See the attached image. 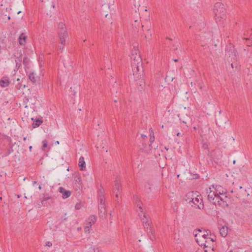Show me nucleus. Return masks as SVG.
I'll use <instances>...</instances> for the list:
<instances>
[{
  "mask_svg": "<svg viewBox=\"0 0 252 252\" xmlns=\"http://www.w3.org/2000/svg\"><path fill=\"white\" fill-rule=\"evenodd\" d=\"M239 189H242V186H240V187H239Z\"/></svg>",
  "mask_w": 252,
  "mask_h": 252,
  "instance_id": "obj_59",
  "label": "nucleus"
},
{
  "mask_svg": "<svg viewBox=\"0 0 252 252\" xmlns=\"http://www.w3.org/2000/svg\"><path fill=\"white\" fill-rule=\"evenodd\" d=\"M228 252H233L232 250H230V251Z\"/></svg>",
  "mask_w": 252,
  "mask_h": 252,
  "instance_id": "obj_64",
  "label": "nucleus"
},
{
  "mask_svg": "<svg viewBox=\"0 0 252 252\" xmlns=\"http://www.w3.org/2000/svg\"><path fill=\"white\" fill-rule=\"evenodd\" d=\"M174 61L175 62H178V60L177 59H175V60H174Z\"/></svg>",
  "mask_w": 252,
  "mask_h": 252,
  "instance_id": "obj_56",
  "label": "nucleus"
},
{
  "mask_svg": "<svg viewBox=\"0 0 252 252\" xmlns=\"http://www.w3.org/2000/svg\"><path fill=\"white\" fill-rule=\"evenodd\" d=\"M231 66L232 68H233V67H234V66H233V63H232L231 64Z\"/></svg>",
  "mask_w": 252,
  "mask_h": 252,
  "instance_id": "obj_54",
  "label": "nucleus"
},
{
  "mask_svg": "<svg viewBox=\"0 0 252 252\" xmlns=\"http://www.w3.org/2000/svg\"><path fill=\"white\" fill-rule=\"evenodd\" d=\"M133 198L135 200L136 204H137V206L138 207L139 211H140V212L141 213H142L143 212V208L142 206V202L138 199V196L136 195H135L133 196Z\"/></svg>",
  "mask_w": 252,
  "mask_h": 252,
  "instance_id": "obj_22",
  "label": "nucleus"
},
{
  "mask_svg": "<svg viewBox=\"0 0 252 252\" xmlns=\"http://www.w3.org/2000/svg\"><path fill=\"white\" fill-rule=\"evenodd\" d=\"M196 241L197 243H199V241H198V239H197V238L196 239Z\"/></svg>",
  "mask_w": 252,
  "mask_h": 252,
  "instance_id": "obj_58",
  "label": "nucleus"
},
{
  "mask_svg": "<svg viewBox=\"0 0 252 252\" xmlns=\"http://www.w3.org/2000/svg\"><path fill=\"white\" fill-rule=\"evenodd\" d=\"M30 62V59L27 56H25L23 59V63L25 66V67H27L29 63Z\"/></svg>",
  "mask_w": 252,
  "mask_h": 252,
  "instance_id": "obj_31",
  "label": "nucleus"
},
{
  "mask_svg": "<svg viewBox=\"0 0 252 252\" xmlns=\"http://www.w3.org/2000/svg\"><path fill=\"white\" fill-rule=\"evenodd\" d=\"M225 57L231 58V59L235 60L236 57V51L234 45L230 43L225 47Z\"/></svg>",
  "mask_w": 252,
  "mask_h": 252,
  "instance_id": "obj_5",
  "label": "nucleus"
},
{
  "mask_svg": "<svg viewBox=\"0 0 252 252\" xmlns=\"http://www.w3.org/2000/svg\"><path fill=\"white\" fill-rule=\"evenodd\" d=\"M52 6L53 8H54V7H55V4H54V3H53V4H52Z\"/></svg>",
  "mask_w": 252,
  "mask_h": 252,
  "instance_id": "obj_53",
  "label": "nucleus"
},
{
  "mask_svg": "<svg viewBox=\"0 0 252 252\" xmlns=\"http://www.w3.org/2000/svg\"><path fill=\"white\" fill-rule=\"evenodd\" d=\"M130 58L133 74L134 76H136L140 70L142 72L143 71L142 58L140 55H134V54H131Z\"/></svg>",
  "mask_w": 252,
  "mask_h": 252,
  "instance_id": "obj_2",
  "label": "nucleus"
},
{
  "mask_svg": "<svg viewBox=\"0 0 252 252\" xmlns=\"http://www.w3.org/2000/svg\"><path fill=\"white\" fill-rule=\"evenodd\" d=\"M10 19H11L10 16H8V20H10Z\"/></svg>",
  "mask_w": 252,
  "mask_h": 252,
  "instance_id": "obj_55",
  "label": "nucleus"
},
{
  "mask_svg": "<svg viewBox=\"0 0 252 252\" xmlns=\"http://www.w3.org/2000/svg\"><path fill=\"white\" fill-rule=\"evenodd\" d=\"M209 233H211V232L210 230H207L205 231V232H204L203 234L201 235V236L202 238H203L205 240H207V236L209 235Z\"/></svg>",
  "mask_w": 252,
  "mask_h": 252,
  "instance_id": "obj_33",
  "label": "nucleus"
},
{
  "mask_svg": "<svg viewBox=\"0 0 252 252\" xmlns=\"http://www.w3.org/2000/svg\"><path fill=\"white\" fill-rule=\"evenodd\" d=\"M32 100V96H25L23 99V105H25V107L27 108L28 107L27 103Z\"/></svg>",
  "mask_w": 252,
  "mask_h": 252,
  "instance_id": "obj_29",
  "label": "nucleus"
},
{
  "mask_svg": "<svg viewBox=\"0 0 252 252\" xmlns=\"http://www.w3.org/2000/svg\"><path fill=\"white\" fill-rule=\"evenodd\" d=\"M155 140V137L154 135V133H153L152 135L150 134V144H149V147H150L151 148H153L152 146V144L153 143V142Z\"/></svg>",
  "mask_w": 252,
  "mask_h": 252,
  "instance_id": "obj_36",
  "label": "nucleus"
},
{
  "mask_svg": "<svg viewBox=\"0 0 252 252\" xmlns=\"http://www.w3.org/2000/svg\"><path fill=\"white\" fill-rule=\"evenodd\" d=\"M132 25L133 26L135 27L136 28H139V23H138V20H135L134 22V23H133Z\"/></svg>",
  "mask_w": 252,
  "mask_h": 252,
  "instance_id": "obj_42",
  "label": "nucleus"
},
{
  "mask_svg": "<svg viewBox=\"0 0 252 252\" xmlns=\"http://www.w3.org/2000/svg\"><path fill=\"white\" fill-rule=\"evenodd\" d=\"M228 232V227L223 226L220 229V233L222 237H225L227 236Z\"/></svg>",
  "mask_w": 252,
  "mask_h": 252,
  "instance_id": "obj_23",
  "label": "nucleus"
},
{
  "mask_svg": "<svg viewBox=\"0 0 252 252\" xmlns=\"http://www.w3.org/2000/svg\"><path fill=\"white\" fill-rule=\"evenodd\" d=\"M32 146H30V147H29V150H30V151L31 152L32 151Z\"/></svg>",
  "mask_w": 252,
  "mask_h": 252,
  "instance_id": "obj_50",
  "label": "nucleus"
},
{
  "mask_svg": "<svg viewBox=\"0 0 252 252\" xmlns=\"http://www.w3.org/2000/svg\"><path fill=\"white\" fill-rule=\"evenodd\" d=\"M96 220V217L94 215L91 216L86 220L87 224L92 225L94 224Z\"/></svg>",
  "mask_w": 252,
  "mask_h": 252,
  "instance_id": "obj_18",
  "label": "nucleus"
},
{
  "mask_svg": "<svg viewBox=\"0 0 252 252\" xmlns=\"http://www.w3.org/2000/svg\"><path fill=\"white\" fill-rule=\"evenodd\" d=\"M222 203L224 204V205L226 207H228V204L226 202L223 201Z\"/></svg>",
  "mask_w": 252,
  "mask_h": 252,
  "instance_id": "obj_48",
  "label": "nucleus"
},
{
  "mask_svg": "<svg viewBox=\"0 0 252 252\" xmlns=\"http://www.w3.org/2000/svg\"><path fill=\"white\" fill-rule=\"evenodd\" d=\"M215 241H216V238H215V236H214V238L213 237L208 238L207 240H206L204 241V243H201L200 244L198 243V244L201 246H204L205 247H208V244L209 243V241L213 242H215Z\"/></svg>",
  "mask_w": 252,
  "mask_h": 252,
  "instance_id": "obj_26",
  "label": "nucleus"
},
{
  "mask_svg": "<svg viewBox=\"0 0 252 252\" xmlns=\"http://www.w3.org/2000/svg\"><path fill=\"white\" fill-rule=\"evenodd\" d=\"M194 193L193 192H188L186 195L185 200H186V201L189 202V200H190V198H194Z\"/></svg>",
  "mask_w": 252,
  "mask_h": 252,
  "instance_id": "obj_30",
  "label": "nucleus"
},
{
  "mask_svg": "<svg viewBox=\"0 0 252 252\" xmlns=\"http://www.w3.org/2000/svg\"><path fill=\"white\" fill-rule=\"evenodd\" d=\"M193 129H196V127L194 126V127H193Z\"/></svg>",
  "mask_w": 252,
  "mask_h": 252,
  "instance_id": "obj_62",
  "label": "nucleus"
},
{
  "mask_svg": "<svg viewBox=\"0 0 252 252\" xmlns=\"http://www.w3.org/2000/svg\"><path fill=\"white\" fill-rule=\"evenodd\" d=\"M10 148H12V147H10ZM13 151V150H12V149H11V150H10L9 149H7L6 150V151H5V152L2 155V156H1L2 158H4V157L8 156Z\"/></svg>",
  "mask_w": 252,
  "mask_h": 252,
  "instance_id": "obj_34",
  "label": "nucleus"
},
{
  "mask_svg": "<svg viewBox=\"0 0 252 252\" xmlns=\"http://www.w3.org/2000/svg\"><path fill=\"white\" fill-rule=\"evenodd\" d=\"M199 196L195 197L194 196V198H190V200H189V203L192 207H194L195 208H198L199 209H203L204 208V205L203 202V200L200 197L198 198Z\"/></svg>",
  "mask_w": 252,
  "mask_h": 252,
  "instance_id": "obj_4",
  "label": "nucleus"
},
{
  "mask_svg": "<svg viewBox=\"0 0 252 252\" xmlns=\"http://www.w3.org/2000/svg\"><path fill=\"white\" fill-rule=\"evenodd\" d=\"M82 207V204L81 203H77L75 206V208L76 210H79Z\"/></svg>",
  "mask_w": 252,
  "mask_h": 252,
  "instance_id": "obj_41",
  "label": "nucleus"
},
{
  "mask_svg": "<svg viewBox=\"0 0 252 252\" xmlns=\"http://www.w3.org/2000/svg\"><path fill=\"white\" fill-rule=\"evenodd\" d=\"M59 29V35L60 39V43H65L66 39L68 38V34L66 31L65 26L63 23H60L58 25Z\"/></svg>",
  "mask_w": 252,
  "mask_h": 252,
  "instance_id": "obj_3",
  "label": "nucleus"
},
{
  "mask_svg": "<svg viewBox=\"0 0 252 252\" xmlns=\"http://www.w3.org/2000/svg\"><path fill=\"white\" fill-rule=\"evenodd\" d=\"M181 133L178 132V133L177 134V136H180L181 135Z\"/></svg>",
  "mask_w": 252,
  "mask_h": 252,
  "instance_id": "obj_51",
  "label": "nucleus"
},
{
  "mask_svg": "<svg viewBox=\"0 0 252 252\" xmlns=\"http://www.w3.org/2000/svg\"><path fill=\"white\" fill-rule=\"evenodd\" d=\"M250 32V35L249 37H245V36H247L249 32L248 31L244 32L243 34L244 37L243 38L246 40V44H247L248 46H252V29L251 30Z\"/></svg>",
  "mask_w": 252,
  "mask_h": 252,
  "instance_id": "obj_12",
  "label": "nucleus"
},
{
  "mask_svg": "<svg viewBox=\"0 0 252 252\" xmlns=\"http://www.w3.org/2000/svg\"><path fill=\"white\" fill-rule=\"evenodd\" d=\"M214 12L216 22L218 23L223 21L226 18V10L224 4L221 2H217L214 5Z\"/></svg>",
  "mask_w": 252,
  "mask_h": 252,
  "instance_id": "obj_1",
  "label": "nucleus"
},
{
  "mask_svg": "<svg viewBox=\"0 0 252 252\" xmlns=\"http://www.w3.org/2000/svg\"><path fill=\"white\" fill-rule=\"evenodd\" d=\"M139 216L141 218L142 221L145 231L149 229L150 226H152V222L148 215H146L144 213L143 215V217L142 218V215L139 214Z\"/></svg>",
  "mask_w": 252,
  "mask_h": 252,
  "instance_id": "obj_6",
  "label": "nucleus"
},
{
  "mask_svg": "<svg viewBox=\"0 0 252 252\" xmlns=\"http://www.w3.org/2000/svg\"><path fill=\"white\" fill-rule=\"evenodd\" d=\"M220 199L222 201V199L220 197V198H218L217 200H216V198H215V200L214 201H212V203L216 205V202L218 203L220 205Z\"/></svg>",
  "mask_w": 252,
  "mask_h": 252,
  "instance_id": "obj_40",
  "label": "nucleus"
},
{
  "mask_svg": "<svg viewBox=\"0 0 252 252\" xmlns=\"http://www.w3.org/2000/svg\"><path fill=\"white\" fill-rule=\"evenodd\" d=\"M145 231H146L147 235L150 240H151L152 241H154L156 239L155 231L153 226H150V227H149V229H148V230H146Z\"/></svg>",
  "mask_w": 252,
  "mask_h": 252,
  "instance_id": "obj_13",
  "label": "nucleus"
},
{
  "mask_svg": "<svg viewBox=\"0 0 252 252\" xmlns=\"http://www.w3.org/2000/svg\"><path fill=\"white\" fill-rule=\"evenodd\" d=\"M122 186L120 181L117 178L115 181V185L113 189V192L115 194V197L118 199L119 195H121Z\"/></svg>",
  "mask_w": 252,
  "mask_h": 252,
  "instance_id": "obj_7",
  "label": "nucleus"
},
{
  "mask_svg": "<svg viewBox=\"0 0 252 252\" xmlns=\"http://www.w3.org/2000/svg\"><path fill=\"white\" fill-rule=\"evenodd\" d=\"M79 166L80 170H84L86 168V163L84 161V158L83 157H81L79 159Z\"/></svg>",
  "mask_w": 252,
  "mask_h": 252,
  "instance_id": "obj_17",
  "label": "nucleus"
},
{
  "mask_svg": "<svg viewBox=\"0 0 252 252\" xmlns=\"http://www.w3.org/2000/svg\"><path fill=\"white\" fill-rule=\"evenodd\" d=\"M90 251H93L94 252H99V250L98 248H96V249L91 247L90 248Z\"/></svg>",
  "mask_w": 252,
  "mask_h": 252,
  "instance_id": "obj_43",
  "label": "nucleus"
},
{
  "mask_svg": "<svg viewBox=\"0 0 252 252\" xmlns=\"http://www.w3.org/2000/svg\"><path fill=\"white\" fill-rule=\"evenodd\" d=\"M29 78L33 84H35L37 81V77L34 72H31L29 75Z\"/></svg>",
  "mask_w": 252,
  "mask_h": 252,
  "instance_id": "obj_25",
  "label": "nucleus"
},
{
  "mask_svg": "<svg viewBox=\"0 0 252 252\" xmlns=\"http://www.w3.org/2000/svg\"><path fill=\"white\" fill-rule=\"evenodd\" d=\"M46 245L48 246L49 247H51V246H52V244L50 242H47L46 243Z\"/></svg>",
  "mask_w": 252,
  "mask_h": 252,
  "instance_id": "obj_46",
  "label": "nucleus"
},
{
  "mask_svg": "<svg viewBox=\"0 0 252 252\" xmlns=\"http://www.w3.org/2000/svg\"><path fill=\"white\" fill-rule=\"evenodd\" d=\"M98 202L102 203V202H105L104 196V190L102 186H100V188L98 189L97 192Z\"/></svg>",
  "mask_w": 252,
  "mask_h": 252,
  "instance_id": "obj_11",
  "label": "nucleus"
},
{
  "mask_svg": "<svg viewBox=\"0 0 252 252\" xmlns=\"http://www.w3.org/2000/svg\"><path fill=\"white\" fill-rule=\"evenodd\" d=\"M61 45L59 46V48L60 49V50H62L63 48L64 47V45H65V43L64 44H62L61 43Z\"/></svg>",
  "mask_w": 252,
  "mask_h": 252,
  "instance_id": "obj_45",
  "label": "nucleus"
},
{
  "mask_svg": "<svg viewBox=\"0 0 252 252\" xmlns=\"http://www.w3.org/2000/svg\"><path fill=\"white\" fill-rule=\"evenodd\" d=\"M141 27H142V28H144V25H141Z\"/></svg>",
  "mask_w": 252,
  "mask_h": 252,
  "instance_id": "obj_63",
  "label": "nucleus"
},
{
  "mask_svg": "<svg viewBox=\"0 0 252 252\" xmlns=\"http://www.w3.org/2000/svg\"><path fill=\"white\" fill-rule=\"evenodd\" d=\"M91 225L90 224H87V225L85 227V231L86 232L89 233L90 232L91 228L92 227Z\"/></svg>",
  "mask_w": 252,
  "mask_h": 252,
  "instance_id": "obj_39",
  "label": "nucleus"
},
{
  "mask_svg": "<svg viewBox=\"0 0 252 252\" xmlns=\"http://www.w3.org/2000/svg\"><path fill=\"white\" fill-rule=\"evenodd\" d=\"M133 198L135 200L136 204H137V206L138 207L139 211H140V212L141 213H142L143 212V208L142 206V202L138 199V196L136 195H135L133 196Z\"/></svg>",
  "mask_w": 252,
  "mask_h": 252,
  "instance_id": "obj_20",
  "label": "nucleus"
},
{
  "mask_svg": "<svg viewBox=\"0 0 252 252\" xmlns=\"http://www.w3.org/2000/svg\"><path fill=\"white\" fill-rule=\"evenodd\" d=\"M133 198L135 200L136 204H137V206L138 207L139 211H140V212L141 213H142L143 212V208L142 206V202L138 199V196L136 195H135L133 196Z\"/></svg>",
  "mask_w": 252,
  "mask_h": 252,
  "instance_id": "obj_21",
  "label": "nucleus"
},
{
  "mask_svg": "<svg viewBox=\"0 0 252 252\" xmlns=\"http://www.w3.org/2000/svg\"><path fill=\"white\" fill-rule=\"evenodd\" d=\"M43 196L42 198L41 203L42 205H45V201L48 200H51L52 202H53V198L51 196H50L47 194H43Z\"/></svg>",
  "mask_w": 252,
  "mask_h": 252,
  "instance_id": "obj_19",
  "label": "nucleus"
},
{
  "mask_svg": "<svg viewBox=\"0 0 252 252\" xmlns=\"http://www.w3.org/2000/svg\"><path fill=\"white\" fill-rule=\"evenodd\" d=\"M145 37L149 40L151 39L152 34L149 29H148L146 32L145 33Z\"/></svg>",
  "mask_w": 252,
  "mask_h": 252,
  "instance_id": "obj_32",
  "label": "nucleus"
},
{
  "mask_svg": "<svg viewBox=\"0 0 252 252\" xmlns=\"http://www.w3.org/2000/svg\"><path fill=\"white\" fill-rule=\"evenodd\" d=\"M10 84V81L8 77L4 76L0 79V86L2 88L8 87Z\"/></svg>",
  "mask_w": 252,
  "mask_h": 252,
  "instance_id": "obj_15",
  "label": "nucleus"
},
{
  "mask_svg": "<svg viewBox=\"0 0 252 252\" xmlns=\"http://www.w3.org/2000/svg\"><path fill=\"white\" fill-rule=\"evenodd\" d=\"M13 56L15 57L16 59H18L19 58H22L23 57V55L21 53V52L14 53V54H13Z\"/></svg>",
  "mask_w": 252,
  "mask_h": 252,
  "instance_id": "obj_38",
  "label": "nucleus"
},
{
  "mask_svg": "<svg viewBox=\"0 0 252 252\" xmlns=\"http://www.w3.org/2000/svg\"><path fill=\"white\" fill-rule=\"evenodd\" d=\"M98 208L99 217L101 218H105L106 216L105 201L102 202V203L98 202Z\"/></svg>",
  "mask_w": 252,
  "mask_h": 252,
  "instance_id": "obj_10",
  "label": "nucleus"
},
{
  "mask_svg": "<svg viewBox=\"0 0 252 252\" xmlns=\"http://www.w3.org/2000/svg\"><path fill=\"white\" fill-rule=\"evenodd\" d=\"M17 197H18V198H19L20 197V195H17Z\"/></svg>",
  "mask_w": 252,
  "mask_h": 252,
  "instance_id": "obj_61",
  "label": "nucleus"
},
{
  "mask_svg": "<svg viewBox=\"0 0 252 252\" xmlns=\"http://www.w3.org/2000/svg\"><path fill=\"white\" fill-rule=\"evenodd\" d=\"M26 38L27 36L24 33H21L19 38L20 44L21 45H25Z\"/></svg>",
  "mask_w": 252,
  "mask_h": 252,
  "instance_id": "obj_27",
  "label": "nucleus"
},
{
  "mask_svg": "<svg viewBox=\"0 0 252 252\" xmlns=\"http://www.w3.org/2000/svg\"><path fill=\"white\" fill-rule=\"evenodd\" d=\"M194 177H193L194 179H197L199 177L198 174H194Z\"/></svg>",
  "mask_w": 252,
  "mask_h": 252,
  "instance_id": "obj_47",
  "label": "nucleus"
},
{
  "mask_svg": "<svg viewBox=\"0 0 252 252\" xmlns=\"http://www.w3.org/2000/svg\"><path fill=\"white\" fill-rule=\"evenodd\" d=\"M32 120L33 121V123L32 124V127L33 128L38 127L43 123L42 118L36 119L35 121H34L33 118H32Z\"/></svg>",
  "mask_w": 252,
  "mask_h": 252,
  "instance_id": "obj_24",
  "label": "nucleus"
},
{
  "mask_svg": "<svg viewBox=\"0 0 252 252\" xmlns=\"http://www.w3.org/2000/svg\"><path fill=\"white\" fill-rule=\"evenodd\" d=\"M42 143H43V146L42 147V149L43 151H46V148L48 147V141L46 139H45L42 141Z\"/></svg>",
  "mask_w": 252,
  "mask_h": 252,
  "instance_id": "obj_35",
  "label": "nucleus"
},
{
  "mask_svg": "<svg viewBox=\"0 0 252 252\" xmlns=\"http://www.w3.org/2000/svg\"><path fill=\"white\" fill-rule=\"evenodd\" d=\"M141 137L143 138H144L145 137H146V135H144L143 134H142L141 135Z\"/></svg>",
  "mask_w": 252,
  "mask_h": 252,
  "instance_id": "obj_49",
  "label": "nucleus"
},
{
  "mask_svg": "<svg viewBox=\"0 0 252 252\" xmlns=\"http://www.w3.org/2000/svg\"><path fill=\"white\" fill-rule=\"evenodd\" d=\"M22 86L23 85L22 84L18 83L17 85H16V88L17 90H20V89L22 88Z\"/></svg>",
  "mask_w": 252,
  "mask_h": 252,
  "instance_id": "obj_44",
  "label": "nucleus"
},
{
  "mask_svg": "<svg viewBox=\"0 0 252 252\" xmlns=\"http://www.w3.org/2000/svg\"><path fill=\"white\" fill-rule=\"evenodd\" d=\"M134 54V55H140L139 50L135 46H134L133 49L132 50L131 54Z\"/></svg>",
  "mask_w": 252,
  "mask_h": 252,
  "instance_id": "obj_37",
  "label": "nucleus"
},
{
  "mask_svg": "<svg viewBox=\"0 0 252 252\" xmlns=\"http://www.w3.org/2000/svg\"><path fill=\"white\" fill-rule=\"evenodd\" d=\"M39 189H41V187L40 186H39Z\"/></svg>",
  "mask_w": 252,
  "mask_h": 252,
  "instance_id": "obj_60",
  "label": "nucleus"
},
{
  "mask_svg": "<svg viewBox=\"0 0 252 252\" xmlns=\"http://www.w3.org/2000/svg\"><path fill=\"white\" fill-rule=\"evenodd\" d=\"M216 198V200L220 198V196L218 194H216L214 192H212L211 191L208 195V200L212 203V201H214Z\"/></svg>",
  "mask_w": 252,
  "mask_h": 252,
  "instance_id": "obj_16",
  "label": "nucleus"
},
{
  "mask_svg": "<svg viewBox=\"0 0 252 252\" xmlns=\"http://www.w3.org/2000/svg\"><path fill=\"white\" fill-rule=\"evenodd\" d=\"M23 57L22 58H19L18 59H15V63H16V68L18 70L22 64Z\"/></svg>",
  "mask_w": 252,
  "mask_h": 252,
  "instance_id": "obj_28",
  "label": "nucleus"
},
{
  "mask_svg": "<svg viewBox=\"0 0 252 252\" xmlns=\"http://www.w3.org/2000/svg\"><path fill=\"white\" fill-rule=\"evenodd\" d=\"M205 213L211 216H215L217 213L216 206L214 204L210 202L204 208Z\"/></svg>",
  "mask_w": 252,
  "mask_h": 252,
  "instance_id": "obj_8",
  "label": "nucleus"
},
{
  "mask_svg": "<svg viewBox=\"0 0 252 252\" xmlns=\"http://www.w3.org/2000/svg\"><path fill=\"white\" fill-rule=\"evenodd\" d=\"M37 183V182L36 181H34L33 182V185H34V184H36Z\"/></svg>",
  "mask_w": 252,
  "mask_h": 252,
  "instance_id": "obj_52",
  "label": "nucleus"
},
{
  "mask_svg": "<svg viewBox=\"0 0 252 252\" xmlns=\"http://www.w3.org/2000/svg\"><path fill=\"white\" fill-rule=\"evenodd\" d=\"M59 191L60 193L62 194V197L63 199L68 198L71 194V191L67 190L64 188L62 187L59 188Z\"/></svg>",
  "mask_w": 252,
  "mask_h": 252,
  "instance_id": "obj_14",
  "label": "nucleus"
},
{
  "mask_svg": "<svg viewBox=\"0 0 252 252\" xmlns=\"http://www.w3.org/2000/svg\"><path fill=\"white\" fill-rule=\"evenodd\" d=\"M140 73L139 72L136 76H134L137 79L136 85L137 86L138 89L139 91L142 92L144 91V87H145V82L143 80V77L141 75H140Z\"/></svg>",
  "mask_w": 252,
  "mask_h": 252,
  "instance_id": "obj_9",
  "label": "nucleus"
},
{
  "mask_svg": "<svg viewBox=\"0 0 252 252\" xmlns=\"http://www.w3.org/2000/svg\"><path fill=\"white\" fill-rule=\"evenodd\" d=\"M26 138H27L26 137H24V138H23V140H24V141H25V140H26Z\"/></svg>",
  "mask_w": 252,
  "mask_h": 252,
  "instance_id": "obj_57",
  "label": "nucleus"
}]
</instances>
